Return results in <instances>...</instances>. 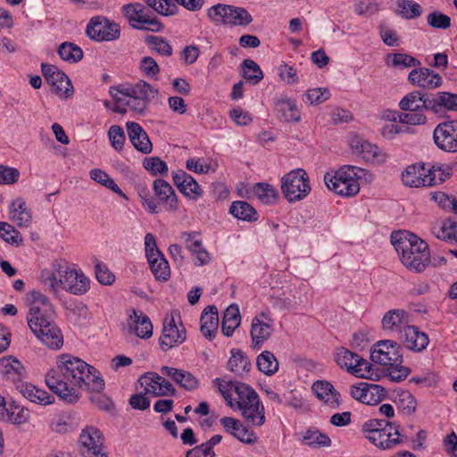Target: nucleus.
Segmentation results:
<instances>
[{"label": "nucleus", "instance_id": "obj_1", "mask_svg": "<svg viewBox=\"0 0 457 457\" xmlns=\"http://www.w3.org/2000/svg\"><path fill=\"white\" fill-rule=\"evenodd\" d=\"M45 380L49 389L68 403L79 401L80 388L99 393L105 386L97 370L70 354L58 358L56 366L46 373Z\"/></svg>", "mask_w": 457, "mask_h": 457}, {"label": "nucleus", "instance_id": "obj_2", "mask_svg": "<svg viewBox=\"0 0 457 457\" xmlns=\"http://www.w3.org/2000/svg\"><path fill=\"white\" fill-rule=\"evenodd\" d=\"M219 390L227 404L235 411H240L245 420L254 427L265 423V410L256 391L245 383H222Z\"/></svg>", "mask_w": 457, "mask_h": 457}, {"label": "nucleus", "instance_id": "obj_3", "mask_svg": "<svg viewBox=\"0 0 457 457\" xmlns=\"http://www.w3.org/2000/svg\"><path fill=\"white\" fill-rule=\"evenodd\" d=\"M391 243L403 265L411 271L422 272L430 262L428 244L410 230H393Z\"/></svg>", "mask_w": 457, "mask_h": 457}, {"label": "nucleus", "instance_id": "obj_4", "mask_svg": "<svg viewBox=\"0 0 457 457\" xmlns=\"http://www.w3.org/2000/svg\"><path fill=\"white\" fill-rule=\"evenodd\" d=\"M370 182L373 176L367 170L356 166H343L334 175L326 173L324 182L328 188L342 196H353L360 191V181Z\"/></svg>", "mask_w": 457, "mask_h": 457}, {"label": "nucleus", "instance_id": "obj_5", "mask_svg": "<svg viewBox=\"0 0 457 457\" xmlns=\"http://www.w3.org/2000/svg\"><path fill=\"white\" fill-rule=\"evenodd\" d=\"M361 432L370 444L381 450L394 449L404 441V436L400 432V425L384 420H366L361 425Z\"/></svg>", "mask_w": 457, "mask_h": 457}, {"label": "nucleus", "instance_id": "obj_6", "mask_svg": "<svg viewBox=\"0 0 457 457\" xmlns=\"http://www.w3.org/2000/svg\"><path fill=\"white\" fill-rule=\"evenodd\" d=\"M432 106L431 94L415 90L408 93L399 102V107L405 112L398 113V120L402 123L412 126L424 125L428 121L424 111H430Z\"/></svg>", "mask_w": 457, "mask_h": 457}, {"label": "nucleus", "instance_id": "obj_7", "mask_svg": "<svg viewBox=\"0 0 457 457\" xmlns=\"http://www.w3.org/2000/svg\"><path fill=\"white\" fill-rule=\"evenodd\" d=\"M370 359L375 363L395 369L399 373L398 378H405L410 373L408 368L400 366L403 361L401 346L393 340L385 339L375 343L370 350Z\"/></svg>", "mask_w": 457, "mask_h": 457}, {"label": "nucleus", "instance_id": "obj_8", "mask_svg": "<svg viewBox=\"0 0 457 457\" xmlns=\"http://www.w3.org/2000/svg\"><path fill=\"white\" fill-rule=\"evenodd\" d=\"M206 15L214 24L230 27H245L253 20L245 8L225 4L212 5L207 9Z\"/></svg>", "mask_w": 457, "mask_h": 457}, {"label": "nucleus", "instance_id": "obj_9", "mask_svg": "<svg viewBox=\"0 0 457 457\" xmlns=\"http://www.w3.org/2000/svg\"><path fill=\"white\" fill-rule=\"evenodd\" d=\"M334 360L341 369L357 378L374 379L377 377L375 368L370 362L345 347L335 350Z\"/></svg>", "mask_w": 457, "mask_h": 457}, {"label": "nucleus", "instance_id": "obj_10", "mask_svg": "<svg viewBox=\"0 0 457 457\" xmlns=\"http://www.w3.org/2000/svg\"><path fill=\"white\" fill-rule=\"evenodd\" d=\"M24 302L29 307L27 322L31 330H37L38 326L51 321L53 305L42 293L37 290L29 291L26 294Z\"/></svg>", "mask_w": 457, "mask_h": 457}, {"label": "nucleus", "instance_id": "obj_11", "mask_svg": "<svg viewBox=\"0 0 457 457\" xmlns=\"http://www.w3.org/2000/svg\"><path fill=\"white\" fill-rule=\"evenodd\" d=\"M113 90H116V88L111 87L110 93L116 98V101L124 104L131 112L137 114H142L146 109L150 99L154 98L158 93L150 84L144 81L137 83L134 87L125 91H120L124 96V98H117L113 94Z\"/></svg>", "mask_w": 457, "mask_h": 457}, {"label": "nucleus", "instance_id": "obj_12", "mask_svg": "<svg viewBox=\"0 0 457 457\" xmlns=\"http://www.w3.org/2000/svg\"><path fill=\"white\" fill-rule=\"evenodd\" d=\"M281 191L289 203L304 199L311 192L309 176L303 169H295L281 178Z\"/></svg>", "mask_w": 457, "mask_h": 457}, {"label": "nucleus", "instance_id": "obj_13", "mask_svg": "<svg viewBox=\"0 0 457 457\" xmlns=\"http://www.w3.org/2000/svg\"><path fill=\"white\" fill-rule=\"evenodd\" d=\"M122 13L129 25L136 29L158 32L163 29L162 22L139 3L123 5Z\"/></svg>", "mask_w": 457, "mask_h": 457}, {"label": "nucleus", "instance_id": "obj_14", "mask_svg": "<svg viewBox=\"0 0 457 457\" xmlns=\"http://www.w3.org/2000/svg\"><path fill=\"white\" fill-rule=\"evenodd\" d=\"M63 271L62 290L74 295H84L90 290V278L77 264L66 262Z\"/></svg>", "mask_w": 457, "mask_h": 457}, {"label": "nucleus", "instance_id": "obj_15", "mask_svg": "<svg viewBox=\"0 0 457 457\" xmlns=\"http://www.w3.org/2000/svg\"><path fill=\"white\" fill-rule=\"evenodd\" d=\"M86 33L95 41H113L120 37V25L105 17L96 16L89 21Z\"/></svg>", "mask_w": 457, "mask_h": 457}, {"label": "nucleus", "instance_id": "obj_16", "mask_svg": "<svg viewBox=\"0 0 457 457\" xmlns=\"http://www.w3.org/2000/svg\"><path fill=\"white\" fill-rule=\"evenodd\" d=\"M275 320L270 312L257 313L251 321L250 337L252 346L260 349L274 332Z\"/></svg>", "mask_w": 457, "mask_h": 457}, {"label": "nucleus", "instance_id": "obj_17", "mask_svg": "<svg viewBox=\"0 0 457 457\" xmlns=\"http://www.w3.org/2000/svg\"><path fill=\"white\" fill-rule=\"evenodd\" d=\"M41 71L52 87V92L61 98H70L73 95V87L68 76L56 66L41 63Z\"/></svg>", "mask_w": 457, "mask_h": 457}, {"label": "nucleus", "instance_id": "obj_18", "mask_svg": "<svg viewBox=\"0 0 457 457\" xmlns=\"http://www.w3.org/2000/svg\"><path fill=\"white\" fill-rule=\"evenodd\" d=\"M436 145L446 153H457V120H445L436 125L433 132Z\"/></svg>", "mask_w": 457, "mask_h": 457}, {"label": "nucleus", "instance_id": "obj_19", "mask_svg": "<svg viewBox=\"0 0 457 457\" xmlns=\"http://www.w3.org/2000/svg\"><path fill=\"white\" fill-rule=\"evenodd\" d=\"M79 445L85 457H107L103 449L104 436L94 426H87L79 435Z\"/></svg>", "mask_w": 457, "mask_h": 457}, {"label": "nucleus", "instance_id": "obj_20", "mask_svg": "<svg viewBox=\"0 0 457 457\" xmlns=\"http://www.w3.org/2000/svg\"><path fill=\"white\" fill-rule=\"evenodd\" d=\"M186 340V329L179 320H176L173 315L166 317L163 321L162 333L160 337V345L167 351L174 346L181 345Z\"/></svg>", "mask_w": 457, "mask_h": 457}, {"label": "nucleus", "instance_id": "obj_21", "mask_svg": "<svg viewBox=\"0 0 457 457\" xmlns=\"http://www.w3.org/2000/svg\"><path fill=\"white\" fill-rule=\"evenodd\" d=\"M27 377V370L22 362L13 355L0 358V378L12 383L16 388Z\"/></svg>", "mask_w": 457, "mask_h": 457}, {"label": "nucleus", "instance_id": "obj_22", "mask_svg": "<svg viewBox=\"0 0 457 457\" xmlns=\"http://www.w3.org/2000/svg\"><path fill=\"white\" fill-rule=\"evenodd\" d=\"M127 315V324L130 333L141 339H148L153 336L152 321L141 310L129 309Z\"/></svg>", "mask_w": 457, "mask_h": 457}, {"label": "nucleus", "instance_id": "obj_23", "mask_svg": "<svg viewBox=\"0 0 457 457\" xmlns=\"http://www.w3.org/2000/svg\"><path fill=\"white\" fill-rule=\"evenodd\" d=\"M66 261L60 259L52 262L49 268L40 271L38 279L52 293L58 294L62 290V274H64Z\"/></svg>", "mask_w": 457, "mask_h": 457}, {"label": "nucleus", "instance_id": "obj_24", "mask_svg": "<svg viewBox=\"0 0 457 457\" xmlns=\"http://www.w3.org/2000/svg\"><path fill=\"white\" fill-rule=\"evenodd\" d=\"M139 384L145 394L154 396L174 395L172 385L163 377L154 372H149L140 377Z\"/></svg>", "mask_w": 457, "mask_h": 457}, {"label": "nucleus", "instance_id": "obj_25", "mask_svg": "<svg viewBox=\"0 0 457 457\" xmlns=\"http://www.w3.org/2000/svg\"><path fill=\"white\" fill-rule=\"evenodd\" d=\"M172 180L179 191L190 200L196 201L203 195V189L197 181L185 170L172 172Z\"/></svg>", "mask_w": 457, "mask_h": 457}, {"label": "nucleus", "instance_id": "obj_26", "mask_svg": "<svg viewBox=\"0 0 457 457\" xmlns=\"http://www.w3.org/2000/svg\"><path fill=\"white\" fill-rule=\"evenodd\" d=\"M220 423L225 432L240 442L247 445H253L257 442L258 437L256 434L250 431L239 420L232 417H222L220 419Z\"/></svg>", "mask_w": 457, "mask_h": 457}, {"label": "nucleus", "instance_id": "obj_27", "mask_svg": "<svg viewBox=\"0 0 457 457\" xmlns=\"http://www.w3.org/2000/svg\"><path fill=\"white\" fill-rule=\"evenodd\" d=\"M154 192L158 202L166 211L175 212L179 209L178 196L169 182L162 179H157L153 183Z\"/></svg>", "mask_w": 457, "mask_h": 457}, {"label": "nucleus", "instance_id": "obj_28", "mask_svg": "<svg viewBox=\"0 0 457 457\" xmlns=\"http://www.w3.org/2000/svg\"><path fill=\"white\" fill-rule=\"evenodd\" d=\"M408 81L424 89H434L441 86L443 79L438 73L428 68L417 69L416 67L409 73Z\"/></svg>", "mask_w": 457, "mask_h": 457}, {"label": "nucleus", "instance_id": "obj_29", "mask_svg": "<svg viewBox=\"0 0 457 457\" xmlns=\"http://www.w3.org/2000/svg\"><path fill=\"white\" fill-rule=\"evenodd\" d=\"M315 396L326 406L337 409L340 406V394L334 386L327 380H317L312 386Z\"/></svg>", "mask_w": 457, "mask_h": 457}, {"label": "nucleus", "instance_id": "obj_30", "mask_svg": "<svg viewBox=\"0 0 457 457\" xmlns=\"http://www.w3.org/2000/svg\"><path fill=\"white\" fill-rule=\"evenodd\" d=\"M409 314L403 309H392L386 312L381 320L382 329L389 334L400 333L408 327Z\"/></svg>", "mask_w": 457, "mask_h": 457}, {"label": "nucleus", "instance_id": "obj_31", "mask_svg": "<svg viewBox=\"0 0 457 457\" xmlns=\"http://www.w3.org/2000/svg\"><path fill=\"white\" fill-rule=\"evenodd\" d=\"M17 390L33 403L46 406L54 403V397L50 393L27 381L18 384Z\"/></svg>", "mask_w": 457, "mask_h": 457}, {"label": "nucleus", "instance_id": "obj_32", "mask_svg": "<svg viewBox=\"0 0 457 457\" xmlns=\"http://www.w3.org/2000/svg\"><path fill=\"white\" fill-rule=\"evenodd\" d=\"M31 331L44 345L51 349H59L62 346V332L52 321L38 326L37 330Z\"/></svg>", "mask_w": 457, "mask_h": 457}, {"label": "nucleus", "instance_id": "obj_33", "mask_svg": "<svg viewBox=\"0 0 457 457\" xmlns=\"http://www.w3.org/2000/svg\"><path fill=\"white\" fill-rule=\"evenodd\" d=\"M400 337L405 346L414 352H421L427 348L429 339L426 333L421 332L415 326L404 328Z\"/></svg>", "mask_w": 457, "mask_h": 457}, {"label": "nucleus", "instance_id": "obj_34", "mask_svg": "<svg viewBox=\"0 0 457 457\" xmlns=\"http://www.w3.org/2000/svg\"><path fill=\"white\" fill-rule=\"evenodd\" d=\"M126 126L129 141L134 147L143 154L151 153L153 145L144 129L138 123L132 121L127 122Z\"/></svg>", "mask_w": 457, "mask_h": 457}, {"label": "nucleus", "instance_id": "obj_35", "mask_svg": "<svg viewBox=\"0 0 457 457\" xmlns=\"http://www.w3.org/2000/svg\"><path fill=\"white\" fill-rule=\"evenodd\" d=\"M29 419V410L15 402H6L4 410L0 413V420L15 425L24 424L28 422Z\"/></svg>", "mask_w": 457, "mask_h": 457}, {"label": "nucleus", "instance_id": "obj_36", "mask_svg": "<svg viewBox=\"0 0 457 457\" xmlns=\"http://www.w3.org/2000/svg\"><path fill=\"white\" fill-rule=\"evenodd\" d=\"M426 187L439 185L448 179L453 174V169L448 164L425 163Z\"/></svg>", "mask_w": 457, "mask_h": 457}, {"label": "nucleus", "instance_id": "obj_37", "mask_svg": "<svg viewBox=\"0 0 457 457\" xmlns=\"http://www.w3.org/2000/svg\"><path fill=\"white\" fill-rule=\"evenodd\" d=\"M432 106L430 112L440 114L445 111L457 112V94L437 92L431 94Z\"/></svg>", "mask_w": 457, "mask_h": 457}, {"label": "nucleus", "instance_id": "obj_38", "mask_svg": "<svg viewBox=\"0 0 457 457\" xmlns=\"http://www.w3.org/2000/svg\"><path fill=\"white\" fill-rule=\"evenodd\" d=\"M10 220L19 227H28L31 223L32 216L30 210L27 207L25 201L19 197L10 204Z\"/></svg>", "mask_w": 457, "mask_h": 457}, {"label": "nucleus", "instance_id": "obj_39", "mask_svg": "<svg viewBox=\"0 0 457 457\" xmlns=\"http://www.w3.org/2000/svg\"><path fill=\"white\" fill-rule=\"evenodd\" d=\"M161 372L162 375L171 378L177 384L187 390H193L198 386V379L188 371L163 366L161 369Z\"/></svg>", "mask_w": 457, "mask_h": 457}, {"label": "nucleus", "instance_id": "obj_40", "mask_svg": "<svg viewBox=\"0 0 457 457\" xmlns=\"http://www.w3.org/2000/svg\"><path fill=\"white\" fill-rule=\"evenodd\" d=\"M425 163L409 165L402 173V180L411 187H426Z\"/></svg>", "mask_w": 457, "mask_h": 457}, {"label": "nucleus", "instance_id": "obj_41", "mask_svg": "<svg viewBox=\"0 0 457 457\" xmlns=\"http://www.w3.org/2000/svg\"><path fill=\"white\" fill-rule=\"evenodd\" d=\"M219 314L215 306H208L201 315V332L206 338H212L218 329Z\"/></svg>", "mask_w": 457, "mask_h": 457}, {"label": "nucleus", "instance_id": "obj_42", "mask_svg": "<svg viewBox=\"0 0 457 457\" xmlns=\"http://www.w3.org/2000/svg\"><path fill=\"white\" fill-rule=\"evenodd\" d=\"M241 323V315L237 304H230L224 312L221 331L226 337H231Z\"/></svg>", "mask_w": 457, "mask_h": 457}, {"label": "nucleus", "instance_id": "obj_43", "mask_svg": "<svg viewBox=\"0 0 457 457\" xmlns=\"http://www.w3.org/2000/svg\"><path fill=\"white\" fill-rule=\"evenodd\" d=\"M251 363L247 356L237 349H232L228 361V369L238 376H244L250 371Z\"/></svg>", "mask_w": 457, "mask_h": 457}, {"label": "nucleus", "instance_id": "obj_44", "mask_svg": "<svg viewBox=\"0 0 457 457\" xmlns=\"http://www.w3.org/2000/svg\"><path fill=\"white\" fill-rule=\"evenodd\" d=\"M229 213L244 221L251 222L258 220L257 211L245 201L233 202L229 207Z\"/></svg>", "mask_w": 457, "mask_h": 457}, {"label": "nucleus", "instance_id": "obj_45", "mask_svg": "<svg viewBox=\"0 0 457 457\" xmlns=\"http://www.w3.org/2000/svg\"><path fill=\"white\" fill-rule=\"evenodd\" d=\"M276 111L280 113V119L285 121H299L300 112L295 102L291 99L281 98L275 104Z\"/></svg>", "mask_w": 457, "mask_h": 457}, {"label": "nucleus", "instance_id": "obj_46", "mask_svg": "<svg viewBox=\"0 0 457 457\" xmlns=\"http://www.w3.org/2000/svg\"><path fill=\"white\" fill-rule=\"evenodd\" d=\"M258 370L266 376H272L278 370V361L270 351L262 352L256 358Z\"/></svg>", "mask_w": 457, "mask_h": 457}, {"label": "nucleus", "instance_id": "obj_47", "mask_svg": "<svg viewBox=\"0 0 457 457\" xmlns=\"http://www.w3.org/2000/svg\"><path fill=\"white\" fill-rule=\"evenodd\" d=\"M253 193L263 204H272L278 198V190L273 186L264 182L254 184Z\"/></svg>", "mask_w": 457, "mask_h": 457}, {"label": "nucleus", "instance_id": "obj_48", "mask_svg": "<svg viewBox=\"0 0 457 457\" xmlns=\"http://www.w3.org/2000/svg\"><path fill=\"white\" fill-rule=\"evenodd\" d=\"M147 262L156 280L161 282L169 280L170 278V269L163 254L160 257L148 260Z\"/></svg>", "mask_w": 457, "mask_h": 457}, {"label": "nucleus", "instance_id": "obj_49", "mask_svg": "<svg viewBox=\"0 0 457 457\" xmlns=\"http://www.w3.org/2000/svg\"><path fill=\"white\" fill-rule=\"evenodd\" d=\"M57 53L62 60L70 63L79 62L84 55L82 49L71 42L62 43L58 46Z\"/></svg>", "mask_w": 457, "mask_h": 457}, {"label": "nucleus", "instance_id": "obj_50", "mask_svg": "<svg viewBox=\"0 0 457 457\" xmlns=\"http://www.w3.org/2000/svg\"><path fill=\"white\" fill-rule=\"evenodd\" d=\"M386 63L395 68L420 67L421 62L415 57L407 54H389L386 57Z\"/></svg>", "mask_w": 457, "mask_h": 457}, {"label": "nucleus", "instance_id": "obj_51", "mask_svg": "<svg viewBox=\"0 0 457 457\" xmlns=\"http://www.w3.org/2000/svg\"><path fill=\"white\" fill-rule=\"evenodd\" d=\"M395 403L398 409L405 414H412L417 409V401L412 394L407 390L398 391Z\"/></svg>", "mask_w": 457, "mask_h": 457}, {"label": "nucleus", "instance_id": "obj_52", "mask_svg": "<svg viewBox=\"0 0 457 457\" xmlns=\"http://www.w3.org/2000/svg\"><path fill=\"white\" fill-rule=\"evenodd\" d=\"M353 147L356 148L357 152L361 155V157L366 162H380L382 161V154L379 150V148L370 144L368 141H362V142H357V145Z\"/></svg>", "mask_w": 457, "mask_h": 457}, {"label": "nucleus", "instance_id": "obj_53", "mask_svg": "<svg viewBox=\"0 0 457 457\" xmlns=\"http://www.w3.org/2000/svg\"><path fill=\"white\" fill-rule=\"evenodd\" d=\"M243 77L253 85L258 84L263 79L260 66L251 59H245L242 64Z\"/></svg>", "mask_w": 457, "mask_h": 457}, {"label": "nucleus", "instance_id": "obj_54", "mask_svg": "<svg viewBox=\"0 0 457 457\" xmlns=\"http://www.w3.org/2000/svg\"><path fill=\"white\" fill-rule=\"evenodd\" d=\"M303 441L312 447H328L331 444L328 436L319 430L312 429H309L305 432Z\"/></svg>", "mask_w": 457, "mask_h": 457}, {"label": "nucleus", "instance_id": "obj_55", "mask_svg": "<svg viewBox=\"0 0 457 457\" xmlns=\"http://www.w3.org/2000/svg\"><path fill=\"white\" fill-rule=\"evenodd\" d=\"M398 12L405 19H415L422 13L420 4L409 0H400L397 3Z\"/></svg>", "mask_w": 457, "mask_h": 457}, {"label": "nucleus", "instance_id": "obj_56", "mask_svg": "<svg viewBox=\"0 0 457 457\" xmlns=\"http://www.w3.org/2000/svg\"><path fill=\"white\" fill-rule=\"evenodd\" d=\"M386 396V389L378 384L366 383V404L376 405Z\"/></svg>", "mask_w": 457, "mask_h": 457}, {"label": "nucleus", "instance_id": "obj_57", "mask_svg": "<svg viewBox=\"0 0 457 457\" xmlns=\"http://www.w3.org/2000/svg\"><path fill=\"white\" fill-rule=\"evenodd\" d=\"M145 42L152 46L153 49L159 54L163 56H170L172 54V47L169 41L159 36H147Z\"/></svg>", "mask_w": 457, "mask_h": 457}, {"label": "nucleus", "instance_id": "obj_58", "mask_svg": "<svg viewBox=\"0 0 457 457\" xmlns=\"http://www.w3.org/2000/svg\"><path fill=\"white\" fill-rule=\"evenodd\" d=\"M148 6L164 16L173 15L177 12L178 7L171 0H144Z\"/></svg>", "mask_w": 457, "mask_h": 457}, {"label": "nucleus", "instance_id": "obj_59", "mask_svg": "<svg viewBox=\"0 0 457 457\" xmlns=\"http://www.w3.org/2000/svg\"><path fill=\"white\" fill-rule=\"evenodd\" d=\"M144 168L152 175H166L168 173L167 163L159 157H147L143 162Z\"/></svg>", "mask_w": 457, "mask_h": 457}, {"label": "nucleus", "instance_id": "obj_60", "mask_svg": "<svg viewBox=\"0 0 457 457\" xmlns=\"http://www.w3.org/2000/svg\"><path fill=\"white\" fill-rule=\"evenodd\" d=\"M95 273L97 281L102 285L110 286L115 281V276L112 272L105 264L100 262H96L95 265Z\"/></svg>", "mask_w": 457, "mask_h": 457}, {"label": "nucleus", "instance_id": "obj_61", "mask_svg": "<svg viewBox=\"0 0 457 457\" xmlns=\"http://www.w3.org/2000/svg\"><path fill=\"white\" fill-rule=\"evenodd\" d=\"M427 22L435 29H446L451 26L450 17L439 12L429 13L427 17Z\"/></svg>", "mask_w": 457, "mask_h": 457}, {"label": "nucleus", "instance_id": "obj_62", "mask_svg": "<svg viewBox=\"0 0 457 457\" xmlns=\"http://www.w3.org/2000/svg\"><path fill=\"white\" fill-rule=\"evenodd\" d=\"M18 169L0 164V185H12L20 179Z\"/></svg>", "mask_w": 457, "mask_h": 457}, {"label": "nucleus", "instance_id": "obj_63", "mask_svg": "<svg viewBox=\"0 0 457 457\" xmlns=\"http://www.w3.org/2000/svg\"><path fill=\"white\" fill-rule=\"evenodd\" d=\"M108 136L112 146L115 150L120 151L123 148L125 142V134L123 129L118 125H112L109 129Z\"/></svg>", "mask_w": 457, "mask_h": 457}, {"label": "nucleus", "instance_id": "obj_64", "mask_svg": "<svg viewBox=\"0 0 457 457\" xmlns=\"http://www.w3.org/2000/svg\"><path fill=\"white\" fill-rule=\"evenodd\" d=\"M305 97L311 104H318L325 102L330 97V92L325 87H317L306 92Z\"/></svg>", "mask_w": 457, "mask_h": 457}]
</instances>
